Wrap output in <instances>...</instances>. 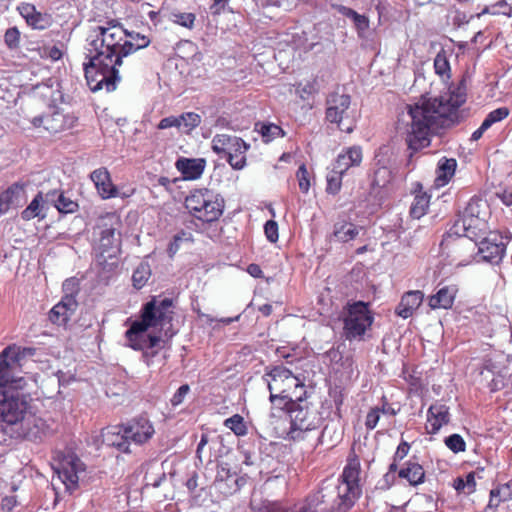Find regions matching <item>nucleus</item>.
Here are the masks:
<instances>
[{
	"mask_svg": "<svg viewBox=\"0 0 512 512\" xmlns=\"http://www.w3.org/2000/svg\"><path fill=\"white\" fill-rule=\"evenodd\" d=\"M264 233L271 243L278 241V224L274 220H268L264 225Z\"/></svg>",
	"mask_w": 512,
	"mask_h": 512,
	"instance_id": "864d4df0",
	"label": "nucleus"
},
{
	"mask_svg": "<svg viewBox=\"0 0 512 512\" xmlns=\"http://www.w3.org/2000/svg\"><path fill=\"white\" fill-rule=\"evenodd\" d=\"M457 161L454 158L442 157L436 169L435 185L443 187L449 183L455 174Z\"/></svg>",
	"mask_w": 512,
	"mask_h": 512,
	"instance_id": "bb28decb",
	"label": "nucleus"
},
{
	"mask_svg": "<svg viewBox=\"0 0 512 512\" xmlns=\"http://www.w3.org/2000/svg\"><path fill=\"white\" fill-rule=\"evenodd\" d=\"M181 243V235H175L173 240L169 243L167 248V253L170 258H173L175 254L178 252Z\"/></svg>",
	"mask_w": 512,
	"mask_h": 512,
	"instance_id": "680f3d73",
	"label": "nucleus"
},
{
	"mask_svg": "<svg viewBox=\"0 0 512 512\" xmlns=\"http://www.w3.org/2000/svg\"><path fill=\"white\" fill-rule=\"evenodd\" d=\"M358 477L359 471L357 468L351 466L344 468L342 473L343 483L338 487L341 499L340 506H344V510H347L353 504L358 495Z\"/></svg>",
	"mask_w": 512,
	"mask_h": 512,
	"instance_id": "f8f14e48",
	"label": "nucleus"
},
{
	"mask_svg": "<svg viewBox=\"0 0 512 512\" xmlns=\"http://www.w3.org/2000/svg\"><path fill=\"white\" fill-rule=\"evenodd\" d=\"M509 115L507 107H500L491 111L484 119V127L490 128L493 124L504 120Z\"/></svg>",
	"mask_w": 512,
	"mask_h": 512,
	"instance_id": "c03bdc74",
	"label": "nucleus"
},
{
	"mask_svg": "<svg viewBox=\"0 0 512 512\" xmlns=\"http://www.w3.org/2000/svg\"><path fill=\"white\" fill-rule=\"evenodd\" d=\"M184 205L195 219L203 223H213L222 216L225 200L212 190L196 189L186 196Z\"/></svg>",
	"mask_w": 512,
	"mask_h": 512,
	"instance_id": "423d86ee",
	"label": "nucleus"
},
{
	"mask_svg": "<svg viewBox=\"0 0 512 512\" xmlns=\"http://www.w3.org/2000/svg\"><path fill=\"white\" fill-rule=\"evenodd\" d=\"M93 181L99 195L103 199H109L117 195V188L113 185L110 174L106 168H99L91 173Z\"/></svg>",
	"mask_w": 512,
	"mask_h": 512,
	"instance_id": "412c9836",
	"label": "nucleus"
},
{
	"mask_svg": "<svg viewBox=\"0 0 512 512\" xmlns=\"http://www.w3.org/2000/svg\"><path fill=\"white\" fill-rule=\"evenodd\" d=\"M502 236L490 233L478 243V253L482 259L490 263H498L505 252Z\"/></svg>",
	"mask_w": 512,
	"mask_h": 512,
	"instance_id": "4468645a",
	"label": "nucleus"
},
{
	"mask_svg": "<svg viewBox=\"0 0 512 512\" xmlns=\"http://www.w3.org/2000/svg\"><path fill=\"white\" fill-rule=\"evenodd\" d=\"M259 512H310V508L306 505L284 507L277 502H267L263 503Z\"/></svg>",
	"mask_w": 512,
	"mask_h": 512,
	"instance_id": "e433bc0d",
	"label": "nucleus"
},
{
	"mask_svg": "<svg viewBox=\"0 0 512 512\" xmlns=\"http://www.w3.org/2000/svg\"><path fill=\"white\" fill-rule=\"evenodd\" d=\"M380 419V409L374 408L370 410L366 416L365 425L368 429H374Z\"/></svg>",
	"mask_w": 512,
	"mask_h": 512,
	"instance_id": "4d7b16f0",
	"label": "nucleus"
},
{
	"mask_svg": "<svg viewBox=\"0 0 512 512\" xmlns=\"http://www.w3.org/2000/svg\"><path fill=\"white\" fill-rule=\"evenodd\" d=\"M338 11L343 16H345L347 18H350L353 21V23L358 18H360V16L362 15V14H359L358 12H356L355 10H353L352 8H349V7H346V6H339Z\"/></svg>",
	"mask_w": 512,
	"mask_h": 512,
	"instance_id": "0e129e2a",
	"label": "nucleus"
},
{
	"mask_svg": "<svg viewBox=\"0 0 512 512\" xmlns=\"http://www.w3.org/2000/svg\"><path fill=\"white\" fill-rule=\"evenodd\" d=\"M480 200H471L462 213H465L466 216L480 217Z\"/></svg>",
	"mask_w": 512,
	"mask_h": 512,
	"instance_id": "052dcab7",
	"label": "nucleus"
},
{
	"mask_svg": "<svg viewBox=\"0 0 512 512\" xmlns=\"http://www.w3.org/2000/svg\"><path fill=\"white\" fill-rule=\"evenodd\" d=\"M423 293L421 291H409L402 296L396 308V314L404 319L411 317L414 311L421 305Z\"/></svg>",
	"mask_w": 512,
	"mask_h": 512,
	"instance_id": "b1692460",
	"label": "nucleus"
},
{
	"mask_svg": "<svg viewBox=\"0 0 512 512\" xmlns=\"http://www.w3.org/2000/svg\"><path fill=\"white\" fill-rule=\"evenodd\" d=\"M55 208L63 214L74 213L78 209V204L69 197H66L62 192L58 195Z\"/></svg>",
	"mask_w": 512,
	"mask_h": 512,
	"instance_id": "79ce46f5",
	"label": "nucleus"
},
{
	"mask_svg": "<svg viewBox=\"0 0 512 512\" xmlns=\"http://www.w3.org/2000/svg\"><path fill=\"white\" fill-rule=\"evenodd\" d=\"M178 116H168L160 120L157 125V128L160 130L168 129V128H177L178 129Z\"/></svg>",
	"mask_w": 512,
	"mask_h": 512,
	"instance_id": "bf43d9fd",
	"label": "nucleus"
},
{
	"mask_svg": "<svg viewBox=\"0 0 512 512\" xmlns=\"http://www.w3.org/2000/svg\"><path fill=\"white\" fill-rule=\"evenodd\" d=\"M127 30L119 23L111 21L108 26H98L89 35L88 58L84 63V72L90 90L96 92L103 88L111 92L120 80L118 67L122 65Z\"/></svg>",
	"mask_w": 512,
	"mask_h": 512,
	"instance_id": "f03ea898",
	"label": "nucleus"
},
{
	"mask_svg": "<svg viewBox=\"0 0 512 512\" xmlns=\"http://www.w3.org/2000/svg\"><path fill=\"white\" fill-rule=\"evenodd\" d=\"M449 422V407L442 403H435L429 407L427 411V433L436 434L442 426L447 425Z\"/></svg>",
	"mask_w": 512,
	"mask_h": 512,
	"instance_id": "f3484780",
	"label": "nucleus"
},
{
	"mask_svg": "<svg viewBox=\"0 0 512 512\" xmlns=\"http://www.w3.org/2000/svg\"><path fill=\"white\" fill-rule=\"evenodd\" d=\"M512 12L511 6L505 1L500 0L495 4L486 7L483 13H490L493 15H506L509 16Z\"/></svg>",
	"mask_w": 512,
	"mask_h": 512,
	"instance_id": "de8ad7c7",
	"label": "nucleus"
},
{
	"mask_svg": "<svg viewBox=\"0 0 512 512\" xmlns=\"http://www.w3.org/2000/svg\"><path fill=\"white\" fill-rule=\"evenodd\" d=\"M345 172L339 171L336 168H333L331 172L327 175V188L326 191L330 194H337L341 189L342 183V175Z\"/></svg>",
	"mask_w": 512,
	"mask_h": 512,
	"instance_id": "a19ab883",
	"label": "nucleus"
},
{
	"mask_svg": "<svg viewBox=\"0 0 512 512\" xmlns=\"http://www.w3.org/2000/svg\"><path fill=\"white\" fill-rule=\"evenodd\" d=\"M374 317L368 304L362 301L348 304L343 318L344 334L348 340H362Z\"/></svg>",
	"mask_w": 512,
	"mask_h": 512,
	"instance_id": "6e6552de",
	"label": "nucleus"
},
{
	"mask_svg": "<svg viewBox=\"0 0 512 512\" xmlns=\"http://www.w3.org/2000/svg\"><path fill=\"white\" fill-rule=\"evenodd\" d=\"M453 487L458 492H465L471 494L475 491V472H470L466 475L465 479L458 477L454 480Z\"/></svg>",
	"mask_w": 512,
	"mask_h": 512,
	"instance_id": "58836bf2",
	"label": "nucleus"
},
{
	"mask_svg": "<svg viewBox=\"0 0 512 512\" xmlns=\"http://www.w3.org/2000/svg\"><path fill=\"white\" fill-rule=\"evenodd\" d=\"M362 161V150L358 146L347 148L343 153L339 154L334 168L339 171L346 172L352 166H358Z\"/></svg>",
	"mask_w": 512,
	"mask_h": 512,
	"instance_id": "a878e982",
	"label": "nucleus"
},
{
	"mask_svg": "<svg viewBox=\"0 0 512 512\" xmlns=\"http://www.w3.org/2000/svg\"><path fill=\"white\" fill-rule=\"evenodd\" d=\"M256 130L262 135L264 142L268 143L276 137L283 136V130L276 124H256Z\"/></svg>",
	"mask_w": 512,
	"mask_h": 512,
	"instance_id": "c9c22d12",
	"label": "nucleus"
},
{
	"mask_svg": "<svg viewBox=\"0 0 512 512\" xmlns=\"http://www.w3.org/2000/svg\"><path fill=\"white\" fill-rule=\"evenodd\" d=\"M212 150L221 158H225L235 170H242L246 164V152L250 144L242 138L229 134H216L211 141Z\"/></svg>",
	"mask_w": 512,
	"mask_h": 512,
	"instance_id": "0eeeda50",
	"label": "nucleus"
},
{
	"mask_svg": "<svg viewBox=\"0 0 512 512\" xmlns=\"http://www.w3.org/2000/svg\"><path fill=\"white\" fill-rule=\"evenodd\" d=\"M46 206L42 192H38L30 204L21 212V218L29 221L36 217L44 219L46 217Z\"/></svg>",
	"mask_w": 512,
	"mask_h": 512,
	"instance_id": "c756f323",
	"label": "nucleus"
},
{
	"mask_svg": "<svg viewBox=\"0 0 512 512\" xmlns=\"http://www.w3.org/2000/svg\"><path fill=\"white\" fill-rule=\"evenodd\" d=\"M34 127H43L50 133H59L68 127L66 116L59 110H49L43 115L34 117L31 120Z\"/></svg>",
	"mask_w": 512,
	"mask_h": 512,
	"instance_id": "dca6fc26",
	"label": "nucleus"
},
{
	"mask_svg": "<svg viewBox=\"0 0 512 512\" xmlns=\"http://www.w3.org/2000/svg\"><path fill=\"white\" fill-rule=\"evenodd\" d=\"M60 193H62V192L58 191V190H53V191L47 192L45 195L43 194L44 201H45V206H47L48 204H51V205H53L55 207L56 204H57L58 195Z\"/></svg>",
	"mask_w": 512,
	"mask_h": 512,
	"instance_id": "69168bd1",
	"label": "nucleus"
},
{
	"mask_svg": "<svg viewBox=\"0 0 512 512\" xmlns=\"http://www.w3.org/2000/svg\"><path fill=\"white\" fill-rule=\"evenodd\" d=\"M465 101L466 84L462 79L444 94L407 105L398 116L397 130L406 135L408 148L416 152L430 144L432 133L459 121V107Z\"/></svg>",
	"mask_w": 512,
	"mask_h": 512,
	"instance_id": "f257e3e1",
	"label": "nucleus"
},
{
	"mask_svg": "<svg viewBox=\"0 0 512 512\" xmlns=\"http://www.w3.org/2000/svg\"><path fill=\"white\" fill-rule=\"evenodd\" d=\"M49 82H50V84L38 85L37 89L41 90L42 95L49 97L53 101H56L57 97L55 96V93L56 92L59 93L58 90H53V84L56 82L53 81L52 79H49Z\"/></svg>",
	"mask_w": 512,
	"mask_h": 512,
	"instance_id": "13d9d810",
	"label": "nucleus"
},
{
	"mask_svg": "<svg viewBox=\"0 0 512 512\" xmlns=\"http://www.w3.org/2000/svg\"><path fill=\"white\" fill-rule=\"evenodd\" d=\"M430 196L426 193L416 194L410 207V214L413 218L420 219L427 212Z\"/></svg>",
	"mask_w": 512,
	"mask_h": 512,
	"instance_id": "72a5a7b5",
	"label": "nucleus"
},
{
	"mask_svg": "<svg viewBox=\"0 0 512 512\" xmlns=\"http://www.w3.org/2000/svg\"><path fill=\"white\" fill-rule=\"evenodd\" d=\"M18 361V353L14 347L9 346L0 354V421L8 425L21 423L25 436L36 439L44 433L45 423L29 412L27 396L21 392L26 381L13 375Z\"/></svg>",
	"mask_w": 512,
	"mask_h": 512,
	"instance_id": "7ed1b4c3",
	"label": "nucleus"
},
{
	"mask_svg": "<svg viewBox=\"0 0 512 512\" xmlns=\"http://www.w3.org/2000/svg\"><path fill=\"white\" fill-rule=\"evenodd\" d=\"M224 426L230 429L236 436H245L247 434V426L244 418L239 414H234L224 421Z\"/></svg>",
	"mask_w": 512,
	"mask_h": 512,
	"instance_id": "4c0bfd02",
	"label": "nucleus"
},
{
	"mask_svg": "<svg viewBox=\"0 0 512 512\" xmlns=\"http://www.w3.org/2000/svg\"><path fill=\"white\" fill-rule=\"evenodd\" d=\"M53 469L66 488L73 490L78 485L79 473L85 471V465L75 454L69 452L55 459Z\"/></svg>",
	"mask_w": 512,
	"mask_h": 512,
	"instance_id": "9d476101",
	"label": "nucleus"
},
{
	"mask_svg": "<svg viewBox=\"0 0 512 512\" xmlns=\"http://www.w3.org/2000/svg\"><path fill=\"white\" fill-rule=\"evenodd\" d=\"M151 276V269L148 263H141L133 272L132 281L135 288H142Z\"/></svg>",
	"mask_w": 512,
	"mask_h": 512,
	"instance_id": "ea45409f",
	"label": "nucleus"
},
{
	"mask_svg": "<svg viewBox=\"0 0 512 512\" xmlns=\"http://www.w3.org/2000/svg\"><path fill=\"white\" fill-rule=\"evenodd\" d=\"M172 300L165 298L160 302L152 300L145 304L142 313V320L135 321L126 331V338L129 346L134 350H145L157 347L161 341L160 337L147 335L146 331L149 327L160 326L165 329L167 325L171 326Z\"/></svg>",
	"mask_w": 512,
	"mask_h": 512,
	"instance_id": "39448f33",
	"label": "nucleus"
},
{
	"mask_svg": "<svg viewBox=\"0 0 512 512\" xmlns=\"http://www.w3.org/2000/svg\"><path fill=\"white\" fill-rule=\"evenodd\" d=\"M103 443L107 446L115 447L122 452H130V441L126 437L125 427L111 426L102 430Z\"/></svg>",
	"mask_w": 512,
	"mask_h": 512,
	"instance_id": "aec40b11",
	"label": "nucleus"
},
{
	"mask_svg": "<svg viewBox=\"0 0 512 512\" xmlns=\"http://www.w3.org/2000/svg\"><path fill=\"white\" fill-rule=\"evenodd\" d=\"M457 291L458 290L455 285H448L440 288L435 295H432L429 298V306L432 309L451 308Z\"/></svg>",
	"mask_w": 512,
	"mask_h": 512,
	"instance_id": "393cba45",
	"label": "nucleus"
},
{
	"mask_svg": "<svg viewBox=\"0 0 512 512\" xmlns=\"http://www.w3.org/2000/svg\"><path fill=\"white\" fill-rule=\"evenodd\" d=\"M130 443L141 445L149 441L155 433L152 423L146 417H139L124 425Z\"/></svg>",
	"mask_w": 512,
	"mask_h": 512,
	"instance_id": "ddd939ff",
	"label": "nucleus"
},
{
	"mask_svg": "<svg viewBox=\"0 0 512 512\" xmlns=\"http://www.w3.org/2000/svg\"><path fill=\"white\" fill-rule=\"evenodd\" d=\"M171 19L174 23L178 25H181L188 29H192L195 24L196 16L194 13L190 12H174L171 14Z\"/></svg>",
	"mask_w": 512,
	"mask_h": 512,
	"instance_id": "37998d69",
	"label": "nucleus"
},
{
	"mask_svg": "<svg viewBox=\"0 0 512 512\" xmlns=\"http://www.w3.org/2000/svg\"><path fill=\"white\" fill-rule=\"evenodd\" d=\"M399 477L416 486L424 482L425 472L423 467L416 462H409L407 466L399 471Z\"/></svg>",
	"mask_w": 512,
	"mask_h": 512,
	"instance_id": "7c9ffc66",
	"label": "nucleus"
},
{
	"mask_svg": "<svg viewBox=\"0 0 512 512\" xmlns=\"http://www.w3.org/2000/svg\"><path fill=\"white\" fill-rule=\"evenodd\" d=\"M17 10L27 24L34 29L43 30L50 26V17L38 12L33 4L22 3L17 7Z\"/></svg>",
	"mask_w": 512,
	"mask_h": 512,
	"instance_id": "4be33fe9",
	"label": "nucleus"
},
{
	"mask_svg": "<svg viewBox=\"0 0 512 512\" xmlns=\"http://www.w3.org/2000/svg\"><path fill=\"white\" fill-rule=\"evenodd\" d=\"M363 226L356 225L346 218H339L333 225L331 240L338 243H349L357 239V237L364 233Z\"/></svg>",
	"mask_w": 512,
	"mask_h": 512,
	"instance_id": "2eb2a0df",
	"label": "nucleus"
},
{
	"mask_svg": "<svg viewBox=\"0 0 512 512\" xmlns=\"http://www.w3.org/2000/svg\"><path fill=\"white\" fill-rule=\"evenodd\" d=\"M20 32L16 27H12L6 30L4 35L5 43L10 48H16L19 44Z\"/></svg>",
	"mask_w": 512,
	"mask_h": 512,
	"instance_id": "5fc2aeb1",
	"label": "nucleus"
},
{
	"mask_svg": "<svg viewBox=\"0 0 512 512\" xmlns=\"http://www.w3.org/2000/svg\"><path fill=\"white\" fill-rule=\"evenodd\" d=\"M434 69L435 73L439 75L442 79L450 78V63L448 60L447 52L444 49H441L435 59H434Z\"/></svg>",
	"mask_w": 512,
	"mask_h": 512,
	"instance_id": "f704fd0d",
	"label": "nucleus"
},
{
	"mask_svg": "<svg viewBox=\"0 0 512 512\" xmlns=\"http://www.w3.org/2000/svg\"><path fill=\"white\" fill-rule=\"evenodd\" d=\"M168 479L162 465L157 463H149L144 475V486L142 489L149 487L158 488L167 483Z\"/></svg>",
	"mask_w": 512,
	"mask_h": 512,
	"instance_id": "cd10ccee",
	"label": "nucleus"
},
{
	"mask_svg": "<svg viewBox=\"0 0 512 512\" xmlns=\"http://www.w3.org/2000/svg\"><path fill=\"white\" fill-rule=\"evenodd\" d=\"M27 182L18 181L8 187L0 196L12 206H19L25 200Z\"/></svg>",
	"mask_w": 512,
	"mask_h": 512,
	"instance_id": "c85d7f7f",
	"label": "nucleus"
},
{
	"mask_svg": "<svg viewBox=\"0 0 512 512\" xmlns=\"http://www.w3.org/2000/svg\"><path fill=\"white\" fill-rule=\"evenodd\" d=\"M149 43L150 40L146 36L138 33H129L127 31V38L123 48L125 57L139 49L147 47Z\"/></svg>",
	"mask_w": 512,
	"mask_h": 512,
	"instance_id": "2f4dec72",
	"label": "nucleus"
},
{
	"mask_svg": "<svg viewBox=\"0 0 512 512\" xmlns=\"http://www.w3.org/2000/svg\"><path fill=\"white\" fill-rule=\"evenodd\" d=\"M351 106V97L348 94L333 92L326 99V120L336 124L346 133H351L355 128V120Z\"/></svg>",
	"mask_w": 512,
	"mask_h": 512,
	"instance_id": "1a4fd4ad",
	"label": "nucleus"
},
{
	"mask_svg": "<svg viewBox=\"0 0 512 512\" xmlns=\"http://www.w3.org/2000/svg\"><path fill=\"white\" fill-rule=\"evenodd\" d=\"M271 382L268 383L270 391V401L275 403L277 399L284 401L288 405L290 417L292 438L297 431L304 432L314 430L319 426L320 418L314 409H310L307 402H303L301 396H296L293 400L288 388L293 386L295 389H304V384L295 377L290 370L285 367H275L270 373Z\"/></svg>",
	"mask_w": 512,
	"mask_h": 512,
	"instance_id": "20e7f679",
	"label": "nucleus"
},
{
	"mask_svg": "<svg viewBox=\"0 0 512 512\" xmlns=\"http://www.w3.org/2000/svg\"><path fill=\"white\" fill-rule=\"evenodd\" d=\"M178 130L182 133L189 134L201 122L199 114L194 112H186L178 115Z\"/></svg>",
	"mask_w": 512,
	"mask_h": 512,
	"instance_id": "473e14b6",
	"label": "nucleus"
},
{
	"mask_svg": "<svg viewBox=\"0 0 512 512\" xmlns=\"http://www.w3.org/2000/svg\"><path fill=\"white\" fill-rule=\"evenodd\" d=\"M371 6L375 8L378 14V24L381 25L388 19L390 12V4L386 0H371Z\"/></svg>",
	"mask_w": 512,
	"mask_h": 512,
	"instance_id": "a18cd8bd",
	"label": "nucleus"
},
{
	"mask_svg": "<svg viewBox=\"0 0 512 512\" xmlns=\"http://www.w3.org/2000/svg\"><path fill=\"white\" fill-rule=\"evenodd\" d=\"M354 27L356 29L357 35L360 39H368L369 36V28H370V20L366 15H361L354 22Z\"/></svg>",
	"mask_w": 512,
	"mask_h": 512,
	"instance_id": "09e8293b",
	"label": "nucleus"
},
{
	"mask_svg": "<svg viewBox=\"0 0 512 512\" xmlns=\"http://www.w3.org/2000/svg\"><path fill=\"white\" fill-rule=\"evenodd\" d=\"M227 0H213V5L210 7L213 14L219 15L225 8Z\"/></svg>",
	"mask_w": 512,
	"mask_h": 512,
	"instance_id": "338daca9",
	"label": "nucleus"
},
{
	"mask_svg": "<svg viewBox=\"0 0 512 512\" xmlns=\"http://www.w3.org/2000/svg\"><path fill=\"white\" fill-rule=\"evenodd\" d=\"M247 272L255 278H261L263 274L260 266L257 264H250L247 268Z\"/></svg>",
	"mask_w": 512,
	"mask_h": 512,
	"instance_id": "774afa93",
	"label": "nucleus"
},
{
	"mask_svg": "<svg viewBox=\"0 0 512 512\" xmlns=\"http://www.w3.org/2000/svg\"><path fill=\"white\" fill-rule=\"evenodd\" d=\"M409 449L410 446L408 445L407 442H401L398 445L397 450L394 454V461L402 460L404 457H406L409 452Z\"/></svg>",
	"mask_w": 512,
	"mask_h": 512,
	"instance_id": "e2e57ef3",
	"label": "nucleus"
},
{
	"mask_svg": "<svg viewBox=\"0 0 512 512\" xmlns=\"http://www.w3.org/2000/svg\"><path fill=\"white\" fill-rule=\"evenodd\" d=\"M484 223L481 217L466 216L461 213L450 228V235L467 237L471 239L475 235V229Z\"/></svg>",
	"mask_w": 512,
	"mask_h": 512,
	"instance_id": "6ab92c4d",
	"label": "nucleus"
},
{
	"mask_svg": "<svg viewBox=\"0 0 512 512\" xmlns=\"http://www.w3.org/2000/svg\"><path fill=\"white\" fill-rule=\"evenodd\" d=\"M297 178L299 182V188L303 193H307L310 188L309 173L306 166L303 164L297 171Z\"/></svg>",
	"mask_w": 512,
	"mask_h": 512,
	"instance_id": "603ef678",
	"label": "nucleus"
},
{
	"mask_svg": "<svg viewBox=\"0 0 512 512\" xmlns=\"http://www.w3.org/2000/svg\"><path fill=\"white\" fill-rule=\"evenodd\" d=\"M391 171L387 167H380L374 173L373 183L376 186L383 187L390 182Z\"/></svg>",
	"mask_w": 512,
	"mask_h": 512,
	"instance_id": "8fccbe9b",
	"label": "nucleus"
},
{
	"mask_svg": "<svg viewBox=\"0 0 512 512\" xmlns=\"http://www.w3.org/2000/svg\"><path fill=\"white\" fill-rule=\"evenodd\" d=\"M190 391L189 385L184 384L178 388V390L175 392L173 397L171 398V404L173 406L180 405L184 398L187 396L188 392Z\"/></svg>",
	"mask_w": 512,
	"mask_h": 512,
	"instance_id": "6e6d98bb",
	"label": "nucleus"
},
{
	"mask_svg": "<svg viewBox=\"0 0 512 512\" xmlns=\"http://www.w3.org/2000/svg\"><path fill=\"white\" fill-rule=\"evenodd\" d=\"M445 445L454 453L464 452L466 443L459 434H452L445 439Z\"/></svg>",
	"mask_w": 512,
	"mask_h": 512,
	"instance_id": "49530a36",
	"label": "nucleus"
},
{
	"mask_svg": "<svg viewBox=\"0 0 512 512\" xmlns=\"http://www.w3.org/2000/svg\"><path fill=\"white\" fill-rule=\"evenodd\" d=\"M63 291L65 295L49 312L50 321L57 325L66 324L78 307V302L74 295L76 291L73 279L66 280L63 283Z\"/></svg>",
	"mask_w": 512,
	"mask_h": 512,
	"instance_id": "9b49d317",
	"label": "nucleus"
},
{
	"mask_svg": "<svg viewBox=\"0 0 512 512\" xmlns=\"http://www.w3.org/2000/svg\"><path fill=\"white\" fill-rule=\"evenodd\" d=\"M120 234L116 233L113 227L103 229L101 231L98 249L102 257L113 258L120 250Z\"/></svg>",
	"mask_w": 512,
	"mask_h": 512,
	"instance_id": "a211bd4d",
	"label": "nucleus"
},
{
	"mask_svg": "<svg viewBox=\"0 0 512 512\" xmlns=\"http://www.w3.org/2000/svg\"><path fill=\"white\" fill-rule=\"evenodd\" d=\"M175 165L185 179L194 180L203 174L206 161L203 158H180Z\"/></svg>",
	"mask_w": 512,
	"mask_h": 512,
	"instance_id": "5701e85b",
	"label": "nucleus"
},
{
	"mask_svg": "<svg viewBox=\"0 0 512 512\" xmlns=\"http://www.w3.org/2000/svg\"><path fill=\"white\" fill-rule=\"evenodd\" d=\"M508 489H509L508 485H504L497 489H492L490 491V500H489V503H488L486 509L488 510V509H492V508H497L501 501L506 500V498H501V494L505 490H508Z\"/></svg>",
	"mask_w": 512,
	"mask_h": 512,
	"instance_id": "3c124183",
	"label": "nucleus"
}]
</instances>
